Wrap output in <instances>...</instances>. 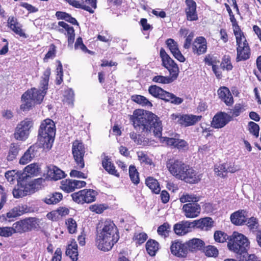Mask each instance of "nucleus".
<instances>
[{"label": "nucleus", "mask_w": 261, "mask_h": 261, "mask_svg": "<svg viewBox=\"0 0 261 261\" xmlns=\"http://www.w3.org/2000/svg\"><path fill=\"white\" fill-rule=\"evenodd\" d=\"M194 227L195 226L204 230H207L213 226L212 219L209 217L195 220L193 222Z\"/></svg>", "instance_id": "29"}, {"label": "nucleus", "mask_w": 261, "mask_h": 261, "mask_svg": "<svg viewBox=\"0 0 261 261\" xmlns=\"http://www.w3.org/2000/svg\"><path fill=\"white\" fill-rule=\"evenodd\" d=\"M129 174L132 181L135 184H139L140 179L139 177V173L134 166L131 165L129 167Z\"/></svg>", "instance_id": "45"}, {"label": "nucleus", "mask_w": 261, "mask_h": 261, "mask_svg": "<svg viewBox=\"0 0 261 261\" xmlns=\"http://www.w3.org/2000/svg\"><path fill=\"white\" fill-rule=\"evenodd\" d=\"M47 175L52 179L58 180L65 176V173L55 166H50L48 168Z\"/></svg>", "instance_id": "30"}, {"label": "nucleus", "mask_w": 261, "mask_h": 261, "mask_svg": "<svg viewBox=\"0 0 261 261\" xmlns=\"http://www.w3.org/2000/svg\"><path fill=\"white\" fill-rule=\"evenodd\" d=\"M146 249L150 256H154L159 250V243L154 240H148L146 244Z\"/></svg>", "instance_id": "38"}, {"label": "nucleus", "mask_w": 261, "mask_h": 261, "mask_svg": "<svg viewBox=\"0 0 261 261\" xmlns=\"http://www.w3.org/2000/svg\"><path fill=\"white\" fill-rule=\"evenodd\" d=\"M186 245H187L188 251L190 250L194 252L202 249L205 243L201 239L194 238L187 242Z\"/></svg>", "instance_id": "28"}, {"label": "nucleus", "mask_w": 261, "mask_h": 261, "mask_svg": "<svg viewBox=\"0 0 261 261\" xmlns=\"http://www.w3.org/2000/svg\"><path fill=\"white\" fill-rule=\"evenodd\" d=\"M230 21L232 22L233 33L235 35L236 38H238V37H240L244 36L243 33L242 32L238 25L235 17H230Z\"/></svg>", "instance_id": "50"}, {"label": "nucleus", "mask_w": 261, "mask_h": 261, "mask_svg": "<svg viewBox=\"0 0 261 261\" xmlns=\"http://www.w3.org/2000/svg\"><path fill=\"white\" fill-rule=\"evenodd\" d=\"M152 81L154 83L161 84H169L171 82V80L169 77L162 75H156L154 76L152 78Z\"/></svg>", "instance_id": "59"}, {"label": "nucleus", "mask_w": 261, "mask_h": 261, "mask_svg": "<svg viewBox=\"0 0 261 261\" xmlns=\"http://www.w3.org/2000/svg\"><path fill=\"white\" fill-rule=\"evenodd\" d=\"M62 197L63 196L61 193L55 192L47 196L43 201L47 204H55L58 203Z\"/></svg>", "instance_id": "37"}, {"label": "nucleus", "mask_w": 261, "mask_h": 261, "mask_svg": "<svg viewBox=\"0 0 261 261\" xmlns=\"http://www.w3.org/2000/svg\"><path fill=\"white\" fill-rule=\"evenodd\" d=\"M250 242L245 236L236 231L230 237L227 243L229 249L239 255L247 251Z\"/></svg>", "instance_id": "6"}, {"label": "nucleus", "mask_w": 261, "mask_h": 261, "mask_svg": "<svg viewBox=\"0 0 261 261\" xmlns=\"http://www.w3.org/2000/svg\"><path fill=\"white\" fill-rule=\"evenodd\" d=\"M39 219L30 217L20 220L13 224L14 233H22L31 231L39 227Z\"/></svg>", "instance_id": "8"}, {"label": "nucleus", "mask_w": 261, "mask_h": 261, "mask_svg": "<svg viewBox=\"0 0 261 261\" xmlns=\"http://www.w3.org/2000/svg\"><path fill=\"white\" fill-rule=\"evenodd\" d=\"M171 231V226L168 223H164L158 227V233L159 234L167 237L169 232Z\"/></svg>", "instance_id": "48"}, {"label": "nucleus", "mask_w": 261, "mask_h": 261, "mask_svg": "<svg viewBox=\"0 0 261 261\" xmlns=\"http://www.w3.org/2000/svg\"><path fill=\"white\" fill-rule=\"evenodd\" d=\"M38 148L37 145L31 146L20 158L19 163L22 165H25L31 161L36 155Z\"/></svg>", "instance_id": "23"}, {"label": "nucleus", "mask_w": 261, "mask_h": 261, "mask_svg": "<svg viewBox=\"0 0 261 261\" xmlns=\"http://www.w3.org/2000/svg\"><path fill=\"white\" fill-rule=\"evenodd\" d=\"M25 211L23 210V206H16L12 208L9 212L6 214V218L5 219V220H7V218L9 219L8 220L9 222H11L13 221V219L17 217H19L22 214H23Z\"/></svg>", "instance_id": "32"}, {"label": "nucleus", "mask_w": 261, "mask_h": 261, "mask_svg": "<svg viewBox=\"0 0 261 261\" xmlns=\"http://www.w3.org/2000/svg\"><path fill=\"white\" fill-rule=\"evenodd\" d=\"M231 120L232 118L230 115L225 112H220L214 116L211 122V125L215 128H221Z\"/></svg>", "instance_id": "15"}, {"label": "nucleus", "mask_w": 261, "mask_h": 261, "mask_svg": "<svg viewBox=\"0 0 261 261\" xmlns=\"http://www.w3.org/2000/svg\"><path fill=\"white\" fill-rule=\"evenodd\" d=\"M77 244L74 240L70 241L68 244L66 254L68 256L72 261H77L78 259L79 252Z\"/></svg>", "instance_id": "26"}, {"label": "nucleus", "mask_w": 261, "mask_h": 261, "mask_svg": "<svg viewBox=\"0 0 261 261\" xmlns=\"http://www.w3.org/2000/svg\"><path fill=\"white\" fill-rule=\"evenodd\" d=\"M171 253L174 256L179 258H185L188 253L186 243H182L179 241L172 242L170 246Z\"/></svg>", "instance_id": "16"}, {"label": "nucleus", "mask_w": 261, "mask_h": 261, "mask_svg": "<svg viewBox=\"0 0 261 261\" xmlns=\"http://www.w3.org/2000/svg\"><path fill=\"white\" fill-rule=\"evenodd\" d=\"M149 93L153 96L170 102L174 105H179L183 101L181 98L176 96L174 94L165 91L161 88L152 85L148 88Z\"/></svg>", "instance_id": "7"}, {"label": "nucleus", "mask_w": 261, "mask_h": 261, "mask_svg": "<svg viewBox=\"0 0 261 261\" xmlns=\"http://www.w3.org/2000/svg\"><path fill=\"white\" fill-rule=\"evenodd\" d=\"M138 159L141 163H144L146 165H151L152 162L148 156L142 152L138 153Z\"/></svg>", "instance_id": "60"}, {"label": "nucleus", "mask_w": 261, "mask_h": 261, "mask_svg": "<svg viewBox=\"0 0 261 261\" xmlns=\"http://www.w3.org/2000/svg\"><path fill=\"white\" fill-rule=\"evenodd\" d=\"M13 195L16 198H19L26 196L21 183L20 185H18L17 187L14 189Z\"/></svg>", "instance_id": "53"}, {"label": "nucleus", "mask_w": 261, "mask_h": 261, "mask_svg": "<svg viewBox=\"0 0 261 261\" xmlns=\"http://www.w3.org/2000/svg\"><path fill=\"white\" fill-rule=\"evenodd\" d=\"M103 168L110 174L119 177V174L115 169V167L108 156H105L102 161Z\"/></svg>", "instance_id": "27"}, {"label": "nucleus", "mask_w": 261, "mask_h": 261, "mask_svg": "<svg viewBox=\"0 0 261 261\" xmlns=\"http://www.w3.org/2000/svg\"><path fill=\"white\" fill-rule=\"evenodd\" d=\"M192 50L194 54L197 55L205 53L207 50V42L205 38L197 37L192 45Z\"/></svg>", "instance_id": "20"}, {"label": "nucleus", "mask_w": 261, "mask_h": 261, "mask_svg": "<svg viewBox=\"0 0 261 261\" xmlns=\"http://www.w3.org/2000/svg\"><path fill=\"white\" fill-rule=\"evenodd\" d=\"M14 233L13 226L0 227V236L4 237H9Z\"/></svg>", "instance_id": "56"}, {"label": "nucleus", "mask_w": 261, "mask_h": 261, "mask_svg": "<svg viewBox=\"0 0 261 261\" xmlns=\"http://www.w3.org/2000/svg\"><path fill=\"white\" fill-rule=\"evenodd\" d=\"M162 142H165L168 145L173 146L178 149H185L187 147L188 143L184 140L173 138H163Z\"/></svg>", "instance_id": "24"}, {"label": "nucleus", "mask_w": 261, "mask_h": 261, "mask_svg": "<svg viewBox=\"0 0 261 261\" xmlns=\"http://www.w3.org/2000/svg\"><path fill=\"white\" fill-rule=\"evenodd\" d=\"M19 150V145L16 144H11L10 147L7 159L9 161H13L17 155Z\"/></svg>", "instance_id": "43"}, {"label": "nucleus", "mask_w": 261, "mask_h": 261, "mask_svg": "<svg viewBox=\"0 0 261 261\" xmlns=\"http://www.w3.org/2000/svg\"><path fill=\"white\" fill-rule=\"evenodd\" d=\"M132 100L143 107H151L152 106L151 102H150L145 97L142 95H133L132 96Z\"/></svg>", "instance_id": "39"}, {"label": "nucleus", "mask_w": 261, "mask_h": 261, "mask_svg": "<svg viewBox=\"0 0 261 261\" xmlns=\"http://www.w3.org/2000/svg\"><path fill=\"white\" fill-rule=\"evenodd\" d=\"M245 224L247 226L250 230L253 232L256 231L259 226L258 220L254 217L248 218Z\"/></svg>", "instance_id": "44"}, {"label": "nucleus", "mask_w": 261, "mask_h": 261, "mask_svg": "<svg viewBox=\"0 0 261 261\" xmlns=\"http://www.w3.org/2000/svg\"><path fill=\"white\" fill-rule=\"evenodd\" d=\"M58 25L62 28H58L57 30L63 33L64 31L67 32V37L68 39V45H71L74 41V30L72 27L70 26L69 24L63 21H59L58 22Z\"/></svg>", "instance_id": "22"}, {"label": "nucleus", "mask_w": 261, "mask_h": 261, "mask_svg": "<svg viewBox=\"0 0 261 261\" xmlns=\"http://www.w3.org/2000/svg\"><path fill=\"white\" fill-rule=\"evenodd\" d=\"M57 77H56V84L60 85L63 82V69L62 65L60 62H59V65L57 67Z\"/></svg>", "instance_id": "58"}, {"label": "nucleus", "mask_w": 261, "mask_h": 261, "mask_svg": "<svg viewBox=\"0 0 261 261\" xmlns=\"http://www.w3.org/2000/svg\"><path fill=\"white\" fill-rule=\"evenodd\" d=\"M72 153L77 168L79 169H83L85 166L84 156L85 153V148L82 142L76 140L73 142Z\"/></svg>", "instance_id": "11"}, {"label": "nucleus", "mask_w": 261, "mask_h": 261, "mask_svg": "<svg viewBox=\"0 0 261 261\" xmlns=\"http://www.w3.org/2000/svg\"><path fill=\"white\" fill-rule=\"evenodd\" d=\"M187 16H197V5L194 0H186Z\"/></svg>", "instance_id": "36"}, {"label": "nucleus", "mask_w": 261, "mask_h": 261, "mask_svg": "<svg viewBox=\"0 0 261 261\" xmlns=\"http://www.w3.org/2000/svg\"><path fill=\"white\" fill-rule=\"evenodd\" d=\"M248 212L245 210H239L230 215V220L232 224L237 226L244 225L248 219Z\"/></svg>", "instance_id": "18"}, {"label": "nucleus", "mask_w": 261, "mask_h": 261, "mask_svg": "<svg viewBox=\"0 0 261 261\" xmlns=\"http://www.w3.org/2000/svg\"><path fill=\"white\" fill-rule=\"evenodd\" d=\"M214 171L217 175L221 177H225L227 173L226 164H219V165L215 166Z\"/></svg>", "instance_id": "46"}, {"label": "nucleus", "mask_w": 261, "mask_h": 261, "mask_svg": "<svg viewBox=\"0 0 261 261\" xmlns=\"http://www.w3.org/2000/svg\"><path fill=\"white\" fill-rule=\"evenodd\" d=\"M63 101L71 107L73 106L74 94L71 89H67L64 93Z\"/></svg>", "instance_id": "42"}, {"label": "nucleus", "mask_w": 261, "mask_h": 261, "mask_svg": "<svg viewBox=\"0 0 261 261\" xmlns=\"http://www.w3.org/2000/svg\"><path fill=\"white\" fill-rule=\"evenodd\" d=\"M66 225L70 233L75 232L77 228V224L73 218H70L67 219L66 221Z\"/></svg>", "instance_id": "51"}, {"label": "nucleus", "mask_w": 261, "mask_h": 261, "mask_svg": "<svg viewBox=\"0 0 261 261\" xmlns=\"http://www.w3.org/2000/svg\"><path fill=\"white\" fill-rule=\"evenodd\" d=\"M248 129L250 134L255 137L257 138L259 136V127L256 123L250 121L248 123Z\"/></svg>", "instance_id": "52"}, {"label": "nucleus", "mask_w": 261, "mask_h": 261, "mask_svg": "<svg viewBox=\"0 0 261 261\" xmlns=\"http://www.w3.org/2000/svg\"><path fill=\"white\" fill-rule=\"evenodd\" d=\"M97 192L92 189H84L72 193L71 196L77 203H91L95 200Z\"/></svg>", "instance_id": "10"}, {"label": "nucleus", "mask_w": 261, "mask_h": 261, "mask_svg": "<svg viewBox=\"0 0 261 261\" xmlns=\"http://www.w3.org/2000/svg\"><path fill=\"white\" fill-rule=\"evenodd\" d=\"M172 120L185 126H189L195 124L199 121L202 117L201 116H196L193 115H180L173 114L171 115Z\"/></svg>", "instance_id": "14"}, {"label": "nucleus", "mask_w": 261, "mask_h": 261, "mask_svg": "<svg viewBox=\"0 0 261 261\" xmlns=\"http://www.w3.org/2000/svg\"><path fill=\"white\" fill-rule=\"evenodd\" d=\"M135 238L136 241V243L139 245H140L143 243L147 240V236L145 233H140L135 235Z\"/></svg>", "instance_id": "64"}, {"label": "nucleus", "mask_w": 261, "mask_h": 261, "mask_svg": "<svg viewBox=\"0 0 261 261\" xmlns=\"http://www.w3.org/2000/svg\"><path fill=\"white\" fill-rule=\"evenodd\" d=\"M200 199V197L193 193H184L180 196L179 200L181 203H197Z\"/></svg>", "instance_id": "34"}, {"label": "nucleus", "mask_w": 261, "mask_h": 261, "mask_svg": "<svg viewBox=\"0 0 261 261\" xmlns=\"http://www.w3.org/2000/svg\"><path fill=\"white\" fill-rule=\"evenodd\" d=\"M55 131V124L52 120L46 119L41 122L38 130V142L40 147L47 150L51 148Z\"/></svg>", "instance_id": "5"}, {"label": "nucleus", "mask_w": 261, "mask_h": 261, "mask_svg": "<svg viewBox=\"0 0 261 261\" xmlns=\"http://www.w3.org/2000/svg\"><path fill=\"white\" fill-rule=\"evenodd\" d=\"M237 45V55L236 60L237 62L246 60L249 58L250 55V48L244 36L236 38Z\"/></svg>", "instance_id": "13"}, {"label": "nucleus", "mask_w": 261, "mask_h": 261, "mask_svg": "<svg viewBox=\"0 0 261 261\" xmlns=\"http://www.w3.org/2000/svg\"><path fill=\"white\" fill-rule=\"evenodd\" d=\"M130 120L136 130H141L147 135L153 134L158 138L161 137L162 121L152 112L143 109L135 110L130 116Z\"/></svg>", "instance_id": "1"}, {"label": "nucleus", "mask_w": 261, "mask_h": 261, "mask_svg": "<svg viewBox=\"0 0 261 261\" xmlns=\"http://www.w3.org/2000/svg\"><path fill=\"white\" fill-rule=\"evenodd\" d=\"M22 186L26 196L34 193L36 191L35 187L33 186L31 182L25 184H22Z\"/></svg>", "instance_id": "61"}, {"label": "nucleus", "mask_w": 261, "mask_h": 261, "mask_svg": "<svg viewBox=\"0 0 261 261\" xmlns=\"http://www.w3.org/2000/svg\"><path fill=\"white\" fill-rule=\"evenodd\" d=\"M39 172V167L37 164H31L27 166L24 169V172L27 176H37Z\"/></svg>", "instance_id": "41"}, {"label": "nucleus", "mask_w": 261, "mask_h": 261, "mask_svg": "<svg viewBox=\"0 0 261 261\" xmlns=\"http://www.w3.org/2000/svg\"><path fill=\"white\" fill-rule=\"evenodd\" d=\"M160 55L163 66L168 70L172 77L176 79L179 73V68L177 65L167 54L163 48H161Z\"/></svg>", "instance_id": "12"}, {"label": "nucleus", "mask_w": 261, "mask_h": 261, "mask_svg": "<svg viewBox=\"0 0 261 261\" xmlns=\"http://www.w3.org/2000/svg\"><path fill=\"white\" fill-rule=\"evenodd\" d=\"M75 49H80L84 53H87L89 54L93 55L94 53L92 51L89 50L87 47L84 44L83 40L81 37H79L76 40L75 45Z\"/></svg>", "instance_id": "49"}, {"label": "nucleus", "mask_w": 261, "mask_h": 261, "mask_svg": "<svg viewBox=\"0 0 261 261\" xmlns=\"http://www.w3.org/2000/svg\"><path fill=\"white\" fill-rule=\"evenodd\" d=\"M82 9L92 14L97 8V0H82Z\"/></svg>", "instance_id": "35"}, {"label": "nucleus", "mask_w": 261, "mask_h": 261, "mask_svg": "<svg viewBox=\"0 0 261 261\" xmlns=\"http://www.w3.org/2000/svg\"><path fill=\"white\" fill-rule=\"evenodd\" d=\"M8 24L10 29L13 31L16 34L19 35L21 37L25 36L24 33L21 29V25L17 22L15 17H9L8 19Z\"/></svg>", "instance_id": "31"}, {"label": "nucleus", "mask_w": 261, "mask_h": 261, "mask_svg": "<svg viewBox=\"0 0 261 261\" xmlns=\"http://www.w3.org/2000/svg\"><path fill=\"white\" fill-rule=\"evenodd\" d=\"M56 54V47L54 44H51L50 46L49 50L48 52L45 56L44 58V61L47 62V60L49 59H53L55 57Z\"/></svg>", "instance_id": "62"}, {"label": "nucleus", "mask_w": 261, "mask_h": 261, "mask_svg": "<svg viewBox=\"0 0 261 261\" xmlns=\"http://www.w3.org/2000/svg\"><path fill=\"white\" fill-rule=\"evenodd\" d=\"M50 72L49 68H47L44 71L40 81L39 90L32 88L22 95V103L20 107L21 110L23 111H29L35 104H40L42 102L48 89Z\"/></svg>", "instance_id": "2"}, {"label": "nucleus", "mask_w": 261, "mask_h": 261, "mask_svg": "<svg viewBox=\"0 0 261 261\" xmlns=\"http://www.w3.org/2000/svg\"><path fill=\"white\" fill-rule=\"evenodd\" d=\"M167 47L170 50L174 57L180 62H184L186 60L178 48L177 43L173 39H168L166 41Z\"/></svg>", "instance_id": "19"}, {"label": "nucleus", "mask_w": 261, "mask_h": 261, "mask_svg": "<svg viewBox=\"0 0 261 261\" xmlns=\"http://www.w3.org/2000/svg\"><path fill=\"white\" fill-rule=\"evenodd\" d=\"M166 166L169 172L178 179L195 184L201 179L200 175L180 160L170 159L167 162Z\"/></svg>", "instance_id": "4"}, {"label": "nucleus", "mask_w": 261, "mask_h": 261, "mask_svg": "<svg viewBox=\"0 0 261 261\" xmlns=\"http://www.w3.org/2000/svg\"><path fill=\"white\" fill-rule=\"evenodd\" d=\"M204 253L208 257H216L219 254V251L216 247L208 245L205 248Z\"/></svg>", "instance_id": "47"}, {"label": "nucleus", "mask_w": 261, "mask_h": 261, "mask_svg": "<svg viewBox=\"0 0 261 261\" xmlns=\"http://www.w3.org/2000/svg\"><path fill=\"white\" fill-rule=\"evenodd\" d=\"M243 107L240 105H236L233 109L231 110L230 113L231 114V118L232 117H237L240 115V114L243 112Z\"/></svg>", "instance_id": "63"}, {"label": "nucleus", "mask_w": 261, "mask_h": 261, "mask_svg": "<svg viewBox=\"0 0 261 261\" xmlns=\"http://www.w3.org/2000/svg\"><path fill=\"white\" fill-rule=\"evenodd\" d=\"M61 189L67 193H70L75 190L73 180L65 179L61 181Z\"/></svg>", "instance_id": "40"}, {"label": "nucleus", "mask_w": 261, "mask_h": 261, "mask_svg": "<svg viewBox=\"0 0 261 261\" xmlns=\"http://www.w3.org/2000/svg\"><path fill=\"white\" fill-rule=\"evenodd\" d=\"M219 97L227 105H231L233 102V97L228 89L225 87L220 88L218 90Z\"/></svg>", "instance_id": "25"}, {"label": "nucleus", "mask_w": 261, "mask_h": 261, "mask_svg": "<svg viewBox=\"0 0 261 261\" xmlns=\"http://www.w3.org/2000/svg\"><path fill=\"white\" fill-rule=\"evenodd\" d=\"M194 227V223L188 221H181L174 225L173 230L179 236H183L190 232Z\"/></svg>", "instance_id": "21"}, {"label": "nucleus", "mask_w": 261, "mask_h": 261, "mask_svg": "<svg viewBox=\"0 0 261 261\" xmlns=\"http://www.w3.org/2000/svg\"><path fill=\"white\" fill-rule=\"evenodd\" d=\"M221 67L224 70H231L232 69L230 59L228 56H224L223 57L221 63Z\"/></svg>", "instance_id": "55"}, {"label": "nucleus", "mask_w": 261, "mask_h": 261, "mask_svg": "<svg viewBox=\"0 0 261 261\" xmlns=\"http://www.w3.org/2000/svg\"><path fill=\"white\" fill-rule=\"evenodd\" d=\"M106 208L107 207L102 204H95L89 206V210L96 214L102 213Z\"/></svg>", "instance_id": "57"}, {"label": "nucleus", "mask_w": 261, "mask_h": 261, "mask_svg": "<svg viewBox=\"0 0 261 261\" xmlns=\"http://www.w3.org/2000/svg\"><path fill=\"white\" fill-rule=\"evenodd\" d=\"M145 184L146 186L155 194H159L161 191L158 181L152 177H148L145 180Z\"/></svg>", "instance_id": "33"}, {"label": "nucleus", "mask_w": 261, "mask_h": 261, "mask_svg": "<svg viewBox=\"0 0 261 261\" xmlns=\"http://www.w3.org/2000/svg\"><path fill=\"white\" fill-rule=\"evenodd\" d=\"M119 239L118 231L115 224L110 220H106L102 229L98 231L96 245L99 250L108 251L112 249Z\"/></svg>", "instance_id": "3"}, {"label": "nucleus", "mask_w": 261, "mask_h": 261, "mask_svg": "<svg viewBox=\"0 0 261 261\" xmlns=\"http://www.w3.org/2000/svg\"><path fill=\"white\" fill-rule=\"evenodd\" d=\"M182 210L187 218H194L199 215L201 207L197 203H189L183 205Z\"/></svg>", "instance_id": "17"}, {"label": "nucleus", "mask_w": 261, "mask_h": 261, "mask_svg": "<svg viewBox=\"0 0 261 261\" xmlns=\"http://www.w3.org/2000/svg\"><path fill=\"white\" fill-rule=\"evenodd\" d=\"M215 240L219 243L225 242L228 239V236L224 232L221 231H216L214 233Z\"/></svg>", "instance_id": "54"}, {"label": "nucleus", "mask_w": 261, "mask_h": 261, "mask_svg": "<svg viewBox=\"0 0 261 261\" xmlns=\"http://www.w3.org/2000/svg\"><path fill=\"white\" fill-rule=\"evenodd\" d=\"M33 122L30 119H25L19 123L15 128L14 137L17 140L25 141L30 133V129L33 127Z\"/></svg>", "instance_id": "9"}]
</instances>
